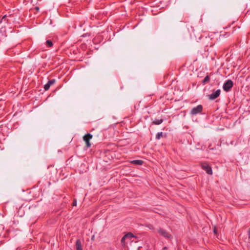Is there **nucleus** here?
<instances>
[{
  "label": "nucleus",
  "instance_id": "nucleus-19",
  "mask_svg": "<svg viewBox=\"0 0 250 250\" xmlns=\"http://www.w3.org/2000/svg\"><path fill=\"white\" fill-rule=\"evenodd\" d=\"M167 247H164L163 248V250H167Z\"/></svg>",
  "mask_w": 250,
  "mask_h": 250
},
{
  "label": "nucleus",
  "instance_id": "nucleus-6",
  "mask_svg": "<svg viewBox=\"0 0 250 250\" xmlns=\"http://www.w3.org/2000/svg\"><path fill=\"white\" fill-rule=\"evenodd\" d=\"M202 167L208 174L209 175H211L212 174L211 167L208 164H203L202 165Z\"/></svg>",
  "mask_w": 250,
  "mask_h": 250
},
{
  "label": "nucleus",
  "instance_id": "nucleus-7",
  "mask_svg": "<svg viewBox=\"0 0 250 250\" xmlns=\"http://www.w3.org/2000/svg\"><path fill=\"white\" fill-rule=\"evenodd\" d=\"M221 91L218 89L209 95V99L211 100H213L217 98L220 94Z\"/></svg>",
  "mask_w": 250,
  "mask_h": 250
},
{
  "label": "nucleus",
  "instance_id": "nucleus-2",
  "mask_svg": "<svg viewBox=\"0 0 250 250\" xmlns=\"http://www.w3.org/2000/svg\"><path fill=\"white\" fill-rule=\"evenodd\" d=\"M233 83L231 80H227L223 84V88L224 91L229 92L233 86Z\"/></svg>",
  "mask_w": 250,
  "mask_h": 250
},
{
  "label": "nucleus",
  "instance_id": "nucleus-5",
  "mask_svg": "<svg viewBox=\"0 0 250 250\" xmlns=\"http://www.w3.org/2000/svg\"><path fill=\"white\" fill-rule=\"evenodd\" d=\"M135 236L131 233L129 232L125 235L121 239V243L124 246H125V241L126 239H128L131 241L132 238L134 237Z\"/></svg>",
  "mask_w": 250,
  "mask_h": 250
},
{
  "label": "nucleus",
  "instance_id": "nucleus-14",
  "mask_svg": "<svg viewBox=\"0 0 250 250\" xmlns=\"http://www.w3.org/2000/svg\"><path fill=\"white\" fill-rule=\"evenodd\" d=\"M229 35H230V33H226L225 34H221L220 35L219 38L221 39V38H225V37H228Z\"/></svg>",
  "mask_w": 250,
  "mask_h": 250
},
{
  "label": "nucleus",
  "instance_id": "nucleus-16",
  "mask_svg": "<svg viewBox=\"0 0 250 250\" xmlns=\"http://www.w3.org/2000/svg\"><path fill=\"white\" fill-rule=\"evenodd\" d=\"M6 17H7L6 15L3 16V17L2 18L0 22H2L3 21H6Z\"/></svg>",
  "mask_w": 250,
  "mask_h": 250
},
{
  "label": "nucleus",
  "instance_id": "nucleus-9",
  "mask_svg": "<svg viewBox=\"0 0 250 250\" xmlns=\"http://www.w3.org/2000/svg\"><path fill=\"white\" fill-rule=\"evenodd\" d=\"M76 250H83L82 244L80 239H77L76 242Z\"/></svg>",
  "mask_w": 250,
  "mask_h": 250
},
{
  "label": "nucleus",
  "instance_id": "nucleus-17",
  "mask_svg": "<svg viewBox=\"0 0 250 250\" xmlns=\"http://www.w3.org/2000/svg\"><path fill=\"white\" fill-rule=\"evenodd\" d=\"M76 205H77V201L76 199H74L72 203V206H76Z\"/></svg>",
  "mask_w": 250,
  "mask_h": 250
},
{
  "label": "nucleus",
  "instance_id": "nucleus-10",
  "mask_svg": "<svg viewBox=\"0 0 250 250\" xmlns=\"http://www.w3.org/2000/svg\"><path fill=\"white\" fill-rule=\"evenodd\" d=\"M131 163L136 165H142L143 164V161L141 160H135L132 161Z\"/></svg>",
  "mask_w": 250,
  "mask_h": 250
},
{
  "label": "nucleus",
  "instance_id": "nucleus-1",
  "mask_svg": "<svg viewBox=\"0 0 250 250\" xmlns=\"http://www.w3.org/2000/svg\"><path fill=\"white\" fill-rule=\"evenodd\" d=\"M158 232L160 235L168 240H171L172 238V235L168 231L162 228H160L158 229Z\"/></svg>",
  "mask_w": 250,
  "mask_h": 250
},
{
  "label": "nucleus",
  "instance_id": "nucleus-18",
  "mask_svg": "<svg viewBox=\"0 0 250 250\" xmlns=\"http://www.w3.org/2000/svg\"><path fill=\"white\" fill-rule=\"evenodd\" d=\"M213 232L215 234H217V229H216V227H214V229H213Z\"/></svg>",
  "mask_w": 250,
  "mask_h": 250
},
{
  "label": "nucleus",
  "instance_id": "nucleus-21",
  "mask_svg": "<svg viewBox=\"0 0 250 250\" xmlns=\"http://www.w3.org/2000/svg\"><path fill=\"white\" fill-rule=\"evenodd\" d=\"M36 9H37V10H39V7H36Z\"/></svg>",
  "mask_w": 250,
  "mask_h": 250
},
{
  "label": "nucleus",
  "instance_id": "nucleus-12",
  "mask_svg": "<svg viewBox=\"0 0 250 250\" xmlns=\"http://www.w3.org/2000/svg\"><path fill=\"white\" fill-rule=\"evenodd\" d=\"M209 80H210L209 77L208 75H207L205 77L204 79L203 80L202 83L203 84H205L206 83H208L209 81Z\"/></svg>",
  "mask_w": 250,
  "mask_h": 250
},
{
  "label": "nucleus",
  "instance_id": "nucleus-11",
  "mask_svg": "<svg viewBox=\"0 0 250 250\" xmlns=\"http://www.w3.org/2000/svg\"><path fill=\"white\" fill-rule=\"evenodd\" d=\"M163 122V120L161 119H155L154 121L152 122V124L154 125H160L161 123H162Z\"/></svg>",
  "mask_w": 250,
  "mask_h": 250
},
{
  "label": "nucleus",
  "instance_id": "nucleus-8",
  "mask_svg": "<svg viewBox=\"0 0 250 250\" xmlns=\"http://www.w3.org/2000/svg\"><path fill=\"white\" fill-rule=\"evenodd\" d=\"M56 82V80L55 79H52L50 80H49L47 82V83L44 85V89L45 90H48L50 86L53 84H54Z\"/></svg>",
  "mask_w": 250,
  "mask_h": 250
},
{
  "label": "nucleus",
  "instance_id": "nucleus-3",
  "mask_svg": "<svg viewBox=\"0 0 250 250\" xmlns=\"http://www.w3.org/2000/svg\"><path fill=\"white\" fill-rule=\"evenodd\" d=\"M203 110V106L201 104L197 105L196 107H193L190 111V114L196 115L199 113H201Z\"/></svg>",
  "mask_w": 250,
  "mask_h": 250
},
{
  "label": "nucleus",
  "instance_id": "nucleus-20",
  "mask_svg": "<svg viewBox=\"0 0 250 250\" xmlns=\"http://www.w3.org/2000/svg\"><path fill=\"white\" fill-rule=\"evenodd\" d=\"M249 237L250 239V230L249 231Z\"/></svg>",
  "mask_w": 250,
  "mask_h": 250
},
{
  "label": "nucleus",
  "instance_id": "nucleus-15",
  "mask_svg": "<svg viewBox=\"0 0 250 250\" xmlns=\"http://www.w3.org/2000/svg\"><path fill=\"white\" fill-rule=\"evenodd\" d=\"M163 136V132H160L157 133V134L156 135V139L157 140L160 139L161 137Z\"/></svg>",
  "mask_w": 250,
  "mask_h": 250
},
{
  "label": "nucleus",
  "instance_id": "nucleus-13",
  "mask_svg": "<svg viewBox=\"0 0 250 250\" xmlns=\"http://www.w3.org/2000/svg\"><path fill=\"white\" fill-rule=\"evenodd\" d=\"M46 44L47 47H51L53 46V43L51 40H47L46 41Z\"/></svg>",
  "mask_w": 250,
  "mask_h": 250
},
{
  "label": "nucleus",
  "instance_id": "nucleus-4",
  "mask_svg": "<svg viewBox=\"0 0 250 250\" xmlns=\"http://www.w3.org/2000/svg\"><path fill=\"white\" fill-rule=\"evenodd\" d=\"M92 135L90 133H87L83 137V140L86 143V146L89 148L91 146V145L89 142L90 139L92 138Z\"/></svg>",
  "mask_w": 250,
  "mask_h": 250
}]
</instances>
